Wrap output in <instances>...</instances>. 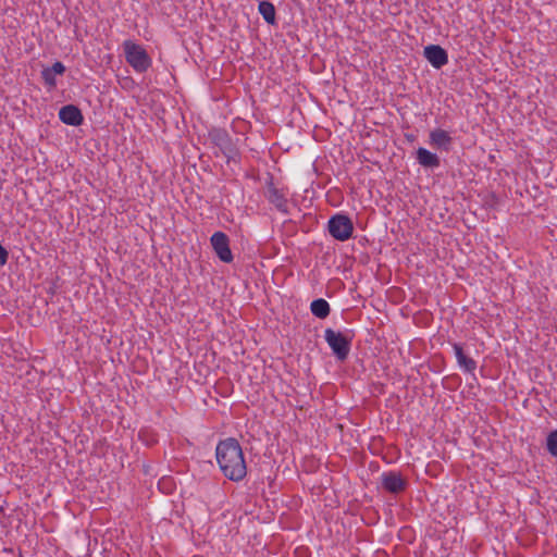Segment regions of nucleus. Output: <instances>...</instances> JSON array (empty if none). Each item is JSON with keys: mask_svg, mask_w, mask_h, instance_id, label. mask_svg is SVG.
<instances>
[{"mask_svg": "<svg viewBox=\"0 0 557 557\" xmlns=\"http://www.w3.org/2000/svg\"><path fill=\"white\" fill-rule=\"evenodd\" d=\"M215 459L222 474L233 482H240L247 475V463L239 442L234 437L219 441Z\"/></svg>", "mask_w": 557, "mask_h": 557, "instance_id": "obj_1", "label": "nucleus"}, {"mask_svg": "<svg viewBox=\"0 0 557 557\" xmlns=\"http://www.w3.org/2000/svg\"><path fill=\"white\" fill-rule=\"evenodd\" d=\"M123 49L127 63L135 72L144 73L151 66L152 60L140 45L132 40H125Z\"/></svg>", "mask_w": 557, "mask_h": 557, "instance_id": "obj_2", "label": "nucleus"}, {"mask_svg": "<svg viewBox=\"0 0 557 557\" xmlns=\"http://www.w3.org/2000/svg\"><path fill=\"white\" fill-rule=\"evenodd\" d=\"M327 230L333 238L345 242L352 236L354 224L348 215L337 213L329 220Z\"/></svg>", "mask_w": 557, "mask_h": 557, "instance_id": "obj_3", "label": "nucleus"}, {"mask_svg": "<svg viewBox=\"0 0 557 557\" xmlns=\"http://www.w3.org/2000/svg\"><path fill=\"white\" fill-rule=\"evenodd\" d=\"M324 339L338 360H345L348 357L351 337L341 332H335L333 329H326L324 331Z\"/></svg>", "mask_w": 557, "mask_h": 557, "instance_id": "obj_4", "label": "nucleus"}, {"mask_svg": "<svg viewBox=\"0 0 557 557\" xmlns=\"http://www.w3.org/2000/svg\"><path fill=\"white\" fill-rule=\"evenodd\" d=\"M209 137L214 146H216L226 158L227 162L235 160L238 157V149L225 129L213 128L209 132Z\"/></svg>", "mask_w": 557, "mask_h": 557, "instance_id": "obj_5", "label": "nucleus"}, {"mask_svg": "<svg viewBox=\"0 0 557 557\" xmlns=\"http://www.w3.org/2000/svg\"><path fill=\"white\" fill-rule=\"evenodd\" d=\"M211 246L218 256V258L225 263H231L233 261V253L230 248V238L223 232H215L212 234L210 238Z\"/></svg>", "mask_w": 557, "mask_h": 557, "instance_id": "obj_6", "label": "nucleus"}, {"mask_svg": "<svg viewBox=\"0 0 557 557\" xmlns=\"http://www.w3.org/2000/svg\"><path fill=\"white\" fill-rule=\"evenodd\" d=\"M382 487L392 494H398L406 490L407 480L396 471H387L381 474Z\"/></svg>", "mask_w": 557, "mask_h": 557, "instance_id": "obj_7", "label": "nucleus"}, {"mask_svg": "<svg viewBox=\"0 0 557 557\" xmlns=\"http://www.w3.org/2000/svg\"><path fill=\"white\" fill-rule=\"evenodd\" d=\"M429 144L445 152H449L454 145V139L449 132L443 128H435L429 134Z\"/></svg>", "mask_w": 557, "mask_h": 557, "instance_id": "obj_8", "label": "nucleus"}, {"mask_svg": "<svg viewBox=\"0 0 557 557\" xmlns=\"http://www.w3.org/2000/svg\"><path fill=\"white\" fill-rule=\"evenodd\" d=\"M424 58L434 69H442L448 63L447 51L438 45H429L423 50Z\"/></svg>", "mask_w": 557, "mask_h": 557, "instance_id": "obj_9", "label": "nucleus"}, {"mask_svg": "<svg viewBox=\"0 0 557 557\" xmlns=\"http://www.w3.org/2000/svg\"><path fill=\"white\" fill-rule=\"evenodd\" d=\"M59 119L62 123L71 126H79L84 122L82 111L74 104L63 106L59 111Z\"/></svg>", "mask_w": 557, "mask_h": 557, "instance_id": "obj_10", "label": "nucleus"}, {"mask_svg": "<svg viewBox=\"0 0 557 557\" xmlns=\"http://www.w3.org/2000/svg\"><path fill=\"white\" fill-rule=\"evenodd\" d=\"M265 197L270 203H272L280 212L288 213L287 199L283 190L275 187V185L270 182L268 184Z\"/></svg>", "mask_w": 557, "mask_h": 557, "instance_id": "obj_11", "label": "nucleus"}, {"mask_svg": "<svg viewBox=\"0 0 557 557\" xmlns=\"http://www.w3.org/2000/svg\"><path fill=\"white\" fill-rule=\"evenodd\" d=\"M458 367L467 373H473L476 369V361L466 355L463 347L459 343L451 344Z\"/></svg>", "mask_w": 557, "mask_h": 557, "instance_id": "obj_12", "label": "nucleus"}, {"mask_svg": "<svg viewBox=\"0 0 557 557\" xmlns=\"http://www.w3.org/2000/svg\"><path fill=\"white\" fill-rule=\"evenodd\" d=\"M416 159L418 163L425 169L433 170L441 165L440 157L423 147L418 148Z\"/></svg>", "mask_w": 557, "mask_h": 557, "instance_id": "obj_13", "label": "nucleus"}, {"mask_svg": "<svg viewBox=\"0 0 557 557\" xmlns=\"http://www.w3.org/2000/svg\"><path fill=\"white\" fill-rule=\"evenodd\" d=\"M310 310L314 317L325 319L331 312V307L325 299L318 298L310 304Z\"/></svg>", "mask_w": 557, "mask_h": 557, "instance_id": "obj_14", "label": "nucleus"}, {"mask_svg": "<svg viewBox=\"0 0 557 557\" xmlns=\"http://www.w3.org/2000/svg\"><path fill=\"white\" fill-rule=\"evenodd\" d=\"M258 10L268 24L273 25L275 23V8L273 3L261 1L258 5Z\"/></svg>", "mask_w": 557, "mask_h": 557, "instance_id": "obj_15", "label": "nucleus"}, {"mask_svg": "<svg viewBox=\"0 0 557 557\" xmlns=\"http://www.w3.org/2000/svg\"><path fill=\"white\" fill-rule=\"evenodd\" d=\"M546 448L553 457L557 458V430L552 431L547 435Z\"/></svg>", "mask_w": 557, "mask_h": 557, "instance_id": "obj_16", "label": "nucleus"}, {"mask_svg": "<svg viewBox=\"0 0 557 557\" xmlns=\"http://www.w3.org/2000/svg\"><path fill=\"white\" fill-rule=\"evenodd\" d=\"M41 77L45 82V84L50 88H54L57 86V79H55V75L50 71L48 70L47 67H45L42 71H41Z\"/></svg>", "mask_w": 557, "mask_h": 557, "instance_id": "obj_17", "label": "nucleus"}, {"mask_svg": "<svg viewBox=\"0 0 557 557\" xmlns=\"http://www.w3.org/2000/svg\"><path fill=\"white\" fill-rule=\"evenodd\" d=\"M47 69L50 70L55 76L57 75H62L65 72V66L60 61L54 62L52 64V66L47 67Z\"/></svg>", "mask_w": 557, "mask_h": 557, "instance_id": "obj_18", "label": "nucleus"}, {"mask_svg": "<svg viewBox=\"0 0 557 557\" xmlns=\"http://www.w3.org/2000/svg\"><path fill=\"white\" fill-rule=\"evenodd\" d=\"M8 257L7 249L0 244V265H4L8 262Z\"/></svg>", "mask_w": 557, "mask_h": 557, "instance_id": "obj_19", "label": "nucleus"}, {"mask_svg": "<svg viewBox=\"0 0 557 557\" xmlns=\"http://www.w3.org/2000/svg\"><path fill=\"white\" fill-rule=\"evenodd\" d=\"M406 137H407L408 140H413L414 139L413 135H407Z\"/></svg>", "mask_w": 557, "mask_h": 557, "instance_id": "obj_20", "label": "nucleus"}]
</instances>
